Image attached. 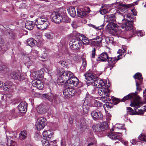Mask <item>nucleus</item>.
<instances>
[{
	"label": "nucleus",
	"instance_id": "obj_61",
	"mask_svg": "<svg viewBox=\"0 0 146 146\" xmlns=\"http://www.w3.org/2000/svg\"><path fill=\"white\" fill-rule=\"evenodd\" d=\"M46 51H44V54L41 55V57L42 58L46 59L47 56V53H46Z\"/></svg>",
	"mask_w": 146,
	"mask_h": 146
},
{
	"label": "nucleus",
	"instance_id": "obj_38",
	"mask_svg": "<svg viewBox=\"0 0 146 146\" xmlns=\"http://www.w3.org/2000/svg\"><path fill=\"white\" fill-rule=\"evenodd\" d=\"M117 53L120 54L117 56H119L120 59L121 57H124L126 54L125 50L123 48L119 49L118 50Z\"/></svg>",
	"mask_w": 146,
	"mask_h": 146
},
{
	"label": "nucleus",
	"instance_id": "obj_64",
	"mask_svg": "<svg viewBox=\"0 0 146 146\" xmlns=\"http://www.w3.org/2000/svg\"><path fill=\"white\" fill-rule=\"evenodd\" d=\"M143 97L146 102V89L143 92Z\"/></svg>",
	"mask_w": 146,
	"mask_h": 146
},
{
	"label": "nucleus",
	"instance_id": "obj_33",
	"mask_svg": "<svg viewBox=\"0 0 146 146\" xmlns=\"http://www.w3.org/2000/svg\"><path fill=\"white\" fill-rule=\"evenodd\" d=\"M77 13L78 16L80 17H84L86 15L85 11H83L81 8L77 9Z\"/></svg>",
	"mask_w": 146,
	"mask_h": 146
},
{
	"label": "nucleus",
	"instance_id": "obj_18",
	"mask_svg": "<svg viewBox=\"0 0 146 146\" xmlns=\"http://www.w3.org/2000/svg\"><path fill=\"white\" fill-rule=\"evenodd\" d=\"M106 82L101 79H96L93 82V85L100 88L106 85Z\"/></svg>",
	"mask_w": 146,
	"mask_h": 146
},
{
	"label": "nucleus",
	"instance_id": "obj_32",
	"mask_svg": "<svg viewBox=\"0 0 146 146\" xmlns=\"http://www.w3.org/2000/svg\"><path fill=\"white\" fill-rule=\"evenodd\" d=\"M34 25L33 22L31 21H27L25 23V27L26 29L31 30L34 28Z\"/></svg>",
	"mask_w": 146,
	"mask_h": 146
},
{
	"label": "nucleus",
	"instance_id": "obj_24",
	"mask_svg": "<svg viewBox=\"0 0 146 146\" xmlns=\"http://www.w3.org/2000/svg\"><path fill=\"white\" fill-rule=\"evenodd\" d=\"M109 58L108 55L106 52H103L98 56L97 60V61L105 62Z\"/></svg>",
	"mask_w": 146,
	"mask_h": 146
},
{
	"label": "nucleus",
	"instance_id": "obj_39",
	"mask_svg": "<svg viewBox=\"0 0 146 146\" xmlns=\"http://www.w3.org/2000/svg\"><path fill=\"white\" fill-rule=\"evenodd\" d=\"M64 73L60 74L61 76H60L57 80V83L59 85H62L64 84V80H63V74Z\"/></svg>",
	"mask_w": 146,
	"mask_h": 146
},
{
	"label": "nucleus",
	"instance_id": "obj_6",
	"mask_svg": "<svg viewBox=\"0 0 146 146\" xmlns=\"http://www.w3.org/2000/svg\"><path fill=\"white\" fill-rule=\"evenodd\" d=\"M64 11L62 8H60L57 14L53 13L51 16L52 21L55 23H59L62 20L64 16Z\"/></svg>",
	"mask_w": 146,
	"mask_h": 146
},
{
	"label": "nucleus",
	"instance_id": "obj_43",
	"mask_svg": "<svg viewBox=\"0 0 146 146\" xmlns=\"http://www.w3.org/2000/svg\"><path fill=\"white\" fill-rule=\"evenodd\" d=\"M123 128V126L122 124L119 123H117L112 128V131L115 130L116 131L117 129H122Z\"/></svg>",
	"mask_w": 146,
	"mask_h": 146
},
{
	"label": "nucleus",
	"instance_id": "obj_35",
	"mask_svg": "<svg viewBox=\"0 0 146 146\" xmlns=\"http://www.w3.org/2000/svg\"><path fill=\"white\" fill-rule=\"evenodd\" d=\"M27 42L29 46L32 47L36 45L37 42L33 38H30L27 40Z\"/></svg>",
	"mask_w": 146,
	"mask_h": 146
},
{
	"label": "nucleus",
	"instance_id": "obj_4",
	"mask_svg": "<svg viewBox=\"0 0 146 146\" xmlns=\"http://www.w3.org/2000/svg\"><path fill=\"white\" fill-rule=\"evenodd\" d=\"M65 73L64 80L66 82L64 84L65 85L70 84L76 86L78 84L79 80L76 77H74L73 74L69 71H66Z\"/></svg>",
	"mask_w": 146,
	"mask_h": 146
},
{
	"label": "nucleus",
	"instance_id": "obj_51",
	"mask_svg": "<svg viewBox=\"0 0 146 146\" xmlns=\"http://www.w3.org/2000/svg\"><path fill=\"white\" fill-rule=\"evenodd\" d=\"M100 100L102 101V102L106 103V102H107L108 101H110L111 99L109 98H107L106 97L104 96L100 98Z\"/></svg>",
	"mask_w": 146,
	"mask_h": 146
},
{
	"label": "nucleus",
	"instance_id": "obj_45",
	"mask_svg": "<svg viewBox=\"0 0 146 146\" xmlns=\"http://www.w3.org/2000/svg\"><path fill=\"white\" fill-rule=\"evenodd\" d=\"M82 43L86 45H88L89 42V40L88 38L84 36H82Z\"/></svg>",
	"mask_w": 146,
	"mask_h": 146
},
{
	"label": "nucleus",
	"instance_id": "obj_20",
	"mask_svg": "<svg viewBox=\"0 0 146 146\" xmlns=\"http://www.w3.org/2000/svg\"><path fill=\"white\" fill-rule=\"evenodd\" d=\"M102 37L98 36L92 40L91 44L95 46H99L102 44Z\"/></svg>",
	"mask_w": 146,
	"mask_h": 146
},
{
	"label": "nucleus",
	"instance_id": "obj_13",
	"mask_svg": "<svg viewBox=\"0 0 146 146\" xmlns=\"http://www.w3.org/2000/svg\"><path fill=\"white\" fill-rule=\"evenodd\" d=\"M10 76L13 79L20 80H23L25 78V76L19 72H13L10 74Z\"/></svg>",
	"mask_w": 146,
	"mask_h": 146
},
{
	"label": "nucleus",
	"instance_id": "obj_62",
	"mask_svg": "<svg viewBox=\"0 0 146 146\" xmlns=\"http://www.w3.org/2000/svg\"><path fill=\"white\" fill-rule=\"evenodd\" d=\"M40 136L38 133L36 134L35 136V139L36 140H38L40 138Z\"/></svg>",
	"mask_w": 146,
	"mask_h": 146
},
{
	"label": "nucleus",
	"instance_id": "obj_9",
	"mask_svg": "<svg viewBox=\"0 0 146 146\" xmlns=\"http://www.w3.org/2000/svg\"><path fill=\"white\" fill-rule=\"evenodd\" d=\"M69 45L71 49H78L82 45V41L78 39H73L70 42Z\"/></svg>",
	"mask_w": 146,
	"mask_h": 146
},
{
	"label": "nucleus",
	"instance_id": "obj_26",
	"mask_svg": "<svg viewBox=\"0 0 146 146\" xmlns=\"http://www.w3.org/2000/svg\"><path fill=\"white\" fill-rule=\"evenodd\" d=\"M126 8L125 5L123 4H120L118 7L117 12V13H119L121 14V15L122 16V14L124 15V13H125V12L124 13H123V12L126 10Z\"/></svg>",
	"mask_w": 146,
	"mask_h": 146
},
{
	"label": "nucleus",
	"instance_id": "obj_37",
	"mask_svg": "<svg viewBox=\"0 0 146 146\" xmlns=\"http://www.w3.org/2000/svg\"><path fill=\"white\" fill-rule=\"evenodd\" d=\"M99 124L101 126L102 131L107 129L108 127V123L107 122H104Z\"/></svg>",
	"mask_w": 146,
	"mask_h": 146
},
{
	"label": "nucleus",
	"instance_id": "obj_63",
	"mask_svg": "<svg viewBox=\"0 0 146 146\" xmlns=\"http://www.w3.org/2000/svg\"><path fill=\"white\" fill-rule=\"evenodd\" d=\"M82 65L84 68H85L86 66V62L84 59L82 60Z\"/></svg>",
	"mask_w": 146,
	"mask_h": 146
},
{
	"label": "nucleus",
	"instance_id": "obj_16",
	"mask_svg": "<svg viewBox=\"0 0 146 146\" xmlns=\"http://www.w3.org/2000/svg\"><path fill=\"white\" fill-rule=\"evenodd\" d=\"M133 77L135 80L137 89L138 90H139L138 86L142 84V81L143 78L141 74L140 73H137L133 76Z\"/></svg>",
	"mask_w": 146,
	"mask_h": 146
},
{
	"label": "nucleus",
	"instance_id": "obj_56",
	"mask_svg": "<svg viewBox=\"0 0 146 146\" xmlns=\"http://www.w3.org/2000/svg\"><path fill=\"white\" fill-rule=\"evenodd\" d=\"M146 110H139L138 111H136L135 112L136 113V114L137 115H143L144 112Z\"/></svg>",
	"mask_w": 146,
	"mask_h": 146
},
{
	"label": "nucleus",
	"instance_id": "obj_41",
	"mask_svg": "<svg viewBox=\"0 0 146 146\" xmlns=\"http://www.w3.org/2000/svg\"><path fill=\"white\" fill-rule=\"evenodd\" d=\"M42 96L43 98H45L51 102H52L53 100L54 99V97L52 95L49 96L47 94H43Z\"/></svg>",
	"mask_w": 146,
	"mask_h": 146
},
{
	"label": "nucleus",
	"instance_id": "obj_55",
	"mask_svg": "<svg viewBox=\"0 0 146 146\" xmlns=\"http://www.w3.org/2000/svg\"><path fill=\"white\" fill-rule=\"evenodd\" d=\"M106 119L108 121H109L111 119V115L110 113L108 112V111H106Z\"/></svg>",
	"mask_w": 146,
	"mask_h": 146
},
{
	"label": "nucleus",
	"instance_id": "obj_3",
	"mask_svg": "<svg viewBox=\"0 0 146 146\" xmlns=\"http://www.w3.org/2000/svg\"><path fill=\"white\" fill-rule=\"evenodd\" d=\"M123 19L122 20L121 28L126 29H130L132 28V24L133 21V16L131 14L122 15Z\"/></svg>",
	"mask_w": 146,
	"mask_h": 146
},
{
	"label": "nucleus",
	"instance_id": "obj_54",
	"mask_svg": "<svg viewBox=\"0 0 146 146\" xmlns=\"http://www.w3.org/2000/svg\"><path fill=\"white\" fill-rule=\"evenodd\" d=\"M81 8L83 9V11H85L86 15L88 13H89L90 11V8L88 7H83V8Z\"/></svg>",
	"mask_w": 146,
	"mask_h": 146
},
{
	"label": "nucleus",
	"instance_id": "obj_1",
	"mask_svg": "<svg viewBox=\"0 0 146 146\" xmlns=\"http://www.w3.org/2000/svg\"><path fill=\"white\" fill-rule=\"evenodd\" d=\"M130 98H132L133 100L131 101L130 106L133 108L135 110L142 106L139 97L134 94H129L124 97L123 99H121V101L124 102Z\"/></svg>",
	"mask_w": 146,
	"mask_h": 146
},
{
	"label": "nucleus",
	"instance_id": "obj_42",
	"mask_svg": "<svg viewBox=\"0 0 146 146\" xmlns=\"http://www.w3.org/2000/svg\"><path fill=\"white\" fill-rule=\"evenodd\" d=\"M27 136V133L25 131H21L19 134V138L21 140H23L25 139Z\"/></svg>",
	"mask_w": 146,
	"mask_h": 146
},
{
	"label": "nucleus",
	"instance_id": "obj_50",
	"mask_svg": "<svg viewBox=\"0 0 146 146\" xmlns=\"http://www.w3.org/2000/svg\"><path fill=\"white\" fill-rule=\"evenodd\" d=\"M127 113L131 115H133L135 114V111L130 107L127 108Z\"/></svg>",
	"mask_w": 146,
	"mask_h": 146
},
{
	"label": "nucleus",
	"instance_id": "obj_23",
	"mask_svg": "<svg viewBox=\"0 0 146 146\" xmlns=\"http://www.w3.org/2000/svg\"><path fill=\"white\" fill-rule=\"evenodd\" d=\"M53 134V132L51 130L44 131L42 134L43 138L47 140H50L52 137Z\"/></svg>",
	"mask_w": 146,
	"mask_h": 146
},
{
	"label": "nucleus",
	"instance_id": "obj_25",
	"mask_svg": "<svg viewBox=\"0 0 146 146\" xmlns=\"http://www.w3.org/2000/svg\"><path fill=\"white\" fill-rule=\"evenodd\" d=\"M127 30H130L131 32H132L133 34H137L138 36H140L141 37L143 36L144 35V33L143 31H137L136 29L134 28L132 26V28L130 29H126Z\"/></svg>",
	"mask_w": 146,
	"mask_h": 146
},
{
	"label": "nucleus",
	"instance_id": "obj_59",
	"mask_svg": "<svg viewBox=\"0 0 146 146\" xmlns=\"http://www.w3.org/2000/svg\"><path fill=\"white\" fill-rule=\"evenodd\" d=\"M91 97L90 96V95L88 93H87L86 94V96L85 98V101H89L90 100H91Z\"/></svg>",
	"mask_w": 146,
	"mask_h": 146
},
{
	"label": "nucleus",
	"instance_id": "obj_52",
	"mask_svg": "<svg viewBox=\"0 0 146 146\" xmlns=\"http://www.w3.org/2000/svg\"><path fill=\"white\" fill-rule=\"evenodd\" d=\"M8 146H17V144L16 142L15 141L10 140L8 141L7 143Z\"/></svg>",
	"mask_w": 146,
	"mask_h": 146
},
{
	"label": "nucleus",
	"instance_id": "obj_31",
	"mask_svg": "<svg viewBox=\"0 0 146 146\" xmlns=\"http://www.w3.org/2000/svg\"><path fill=\"white\" fill-rule=\"evenodd\" d=\"M117 133H121L117 132L116 133H113L111 132L108 133V136L111 139L115 140L120 137V136L117 135Z\"/></svg>",
	"mask_w": 146,
	"mask_h": 146
},
{
	"label": "nucleus",
	"instance_id": "obj_36",
	"mask_svg": "<svg viewBox=\"0 0 146 146\" xmlns=\"http://www.w3.org/2000/svg\"><path fill=\"white\" fill-rule=\"evenodd\" d=\"M45 36L48 39H53L55 37L54 33L52 32H48L44 34Z\"/></svg>",
	"mask_w": 146,
	"mask_h": 146
},
{
	"label": "nucleus",
	"instance_id": "obj_7",
	"mask_svg": "<svg viewBox=\"0 0 146 146\" xmlns=\"http://www.w3.org/2000/svg\"><path fill=\"white\" fill-rule=\"evenodd\" d=\"M79 57L77 55L71 53L68 50H66L64 52V58H65V60H66L65 63H66L67 62V64H64V65L67 67H68V64L70 63L71 60L72 59L74 61L77 60L79 58Z\"/></svg>",
	"mask_w": 146,
	"mask_h": 146
},
{
	"label": "nucleus",
	"instance_id": "obj_21",
	"mask_svg": "<svg viewBox=\"0 0 146 146\" xmlns=\"http://www.w3.org/2000/svg\"><path fill=\"white\" fill-rule=\"evenodd\" d=\"M15 87L12 84L9 82H5L3 86V90L5 91H9L10 92H12Z\"/></svg>",
	"mask_w": 146,
	"mask_h": 146
},
{
	"label": "nucleus",
	"instance_id": "obj_44",
	"mask_svg": "<svg viewBox=\"0 0 146 146\" xmlns=\"http://www.w3.org/2000/svg\"><path fill=\"white\" fill-rule=\"evenodd\" d=\"M49 140L43 138L42 140V143L43 146H50L51 145L49 143Z\"/></svg>",
	"mask_w": 146,
	"mask_h": 146
},
{
	"label": "nucleus",
	"instance_id": "obj_14",
	"mask_svg": "<svg viewBox=\"0 0 146 146\" xmlns=\"http://www.w3.org/2000/svg\"><path fill=\"white\" fill-rule=\"evenodd\" d=\"M91 115L94 120L100 119L103 117V115L101 112L98 110H95L92 111Z\"/></svg>",
	"mask_w": 146,
	"mask_h": 146
},
{
	"label": "nucleus",
	"instance_id": "obj_19",
	"mask_svg": "<svg viewBox=\"0 0 146 146\" xmlns=\"http://www.w3.org/2000/svg\"><path fill=\"white\" fill-rule=\"evenodd\" d=\"M27 104L25 102H21L18 106L19 111L21 113H25L27 110Z\"/></svg>",
	"mask_w": 146,
	"mask_h": 146
},
{
	"label": "nucleus",
	"instance_id": "obj_57",
	"mask_svg": "<svg viewBox=\"0 0 146 146\" xmlns=\"http://www.w3.org/2000/svg\"><path fill=\"white\" fill-rule=\"evenodd\" d=\"M72 25L73 28H76L79 25H78L77 21H76L74 20L72 22Z\"/></svg>",
	"mask_w": 146,
	"mask_h": 146
},
{
	"label": "nucleus",
	"instance_id": "obj_46",
	"mask_svg": "<svg viewBox=\"0 0 146 146\" xmlns=\"http://www.w3.org/2000/svg\"><path fill=\"white\" fill-rule=\"evenodd\" d=\"M101 126H100L99 124L94 125L93 126V129L96 131H102L101 128H100Z\"/></svg>",
	"mask_w": 146,
	"mask_h": 146
},
{
	"label": "nucleus",
	"instance_id": "obj_47",
	"mask_svg": "<svg viewBox=\"0 0 146 146\" xmlns=\"http://www.w3.org/2000/svg\"><path fill=\"white\" fill-rule=\"evenodd\" d=\"M82 108L84 112L86 113H88L89 110V105L88 104L84 105Z\"/></svg>",
	"mask_w": 146,
	"mask_h": 146
},
{
	"label": "nucleus",
	"instance_id": "obj_40",
	"mask_svg": "<svg viewBox=\"0 0 146 146\" xmlns=\"http://www.w3.org/2000/svg\"><path fill=\"white\" fill-rule=\"evenodd\" d=\"M92 103H93V106L95 107H101L103 105L102 103L97 100H93Z\"/></svg>",
	"mask_w": 146,
	"mask_h": 146
},
{
	"label": "nucleus",
	"instance_id": "obj_28",
	"mask_svg": "<svg viewBox=\"0 0 146 146\" xmlns=\"http://www.w3.org/2000/svg\"><path fill=\"white\" fill-rule=\"evenodd\" d=\"M67 10L68 14L71 16L74 17L76 15L75 9L73 7H69L67 8Z\"/></svg>",
	"mask_w": 146,
	"mask_h": 146
},
{
	"label": "nucleus",
	"instance_id": "obj_53",
	"mask_svg": "<svg viewBox=\"0 0 146 146\" xmlns=\"http://www.w3.org/2000/svg\"><path fill=\"white\" fill-rule=\"evenodd\" d=\"M109 11L107 8L105 7L104 9H100V12L101 14L104 15L108 13Z\"/></svg>",
	"mask_w": 146,
	"mask_h": 146
},
{
	"label": "nucleus",
	"instance_id": "obj_29",
	"mask_svg": "<svg viewBox=\"0 0 146 146\" xmlns=\"http://www.w3.org/2000/svg\"><path fill=\"white\" fill-rule=\"evenodd\" d=\"M38 52L35 50H32L30 53V56H29L28 58L31 60V58L35 59L38 56Z\"/></svg>",
	"mask_w": 146,
	"mask_h": 146
},
{
	"label": "nucleus",
	"instance_id": "obj_48",
	"mask_svg": "<svg viewBox=\"0 0 146 146\" xmlns=\"http://www.w3.org/2000/svg\"><path fill=\"white\" fill-rule=\"evenodd\" d=\"M138 138L141 141H144L146 142V135L141 134L139 136Z\"/></svg>",
	"mask_w": 146,
	"mask_h": 146
},
{
	"label": "nucleus",
	"instance_id": "obj_10",
	"mask_svg": "<svg viewBox=\"0 0 146 146\" xmlns=\"http://www.w3.org/2000/svg\"><path fill=\"white\" fill-rule=\"evenodd\" d=\"M86 79L88 81V83H91L93 85V82L96 79L97 76L96 74L88 72L84 74Z\"/></svg>",
	"mask_w": 146,
	"mask_h": 146
},
{
	"label": "nucleus",
	"instance_id": "obj_15",
	"mask_svg": "<svg viewBox=\"0 0 146 146\" xmlns=\"http://www.w3.org/2000/svg\"><path fill=\"white\" fill-rule=\"evenodd\" d=\"M98 92L100 96H106L109 97V90L106 87V85L98 89Z\"/></svg>",
	"mask_w": 146,
	"mask_h": 146
},
{
	"label": "nucleus",
	"instance_id": "obj_5",
	"mask_svg": "<svg viewBox=\"0 0 146 146\" xmlns=\"http://www.w3.org/2000/svg\"><path fill=\"white\" fill-rule=\"evenodd\" d=\"M106 29L111 34L119 35L120 31L118 29V25L115 23L110 22L106 25Z\"/></svg>",
	"mask_w": 146,
	"mask_h": 146
},
{
	"label": "nucleus",
	"instance_id": "obj_49",
	"mask_svg": "<svg viewBox=\"0 0 146 146\" xmlns=\"http://www.w3.org/2000/svg\"><path fill=\"white\" fill-rule=\"evenodd\" d=\"M112 107V104L111 103H110L108 102H106L103 106V107L104 108L105 110L106 111V108H111Z\"/></svg>",
	"mask_w": 146,
	"mask_h": 146
},
{
	"label": "nucleus",
	"instance_id": "obj_22",
	"mask_svg": "<svg viewBox=\"0 0 146 146\" xmlns=\"http://www.w3.org/2000/svg\"><path fill=\"white\" fill-rule=\"evenodd\" d=\"M78 129L81 131H84L85 129L87 127V125L86 124V121L84 119H82L80 120V121L78 123Z\"/></svg>",
	"mask_w": 146,
	"mask_h": 146
},
{
	"label": "nucleus",
	"instance_id": "obj_2",
	"mask_svg": "<svg viewBox=\"0 0 146 146\" xmlns=\"http://www.w3.org/2000/svg\"><path fill=\"white\" fill-rule=\"evenodd\" d=\"M35 21L37 28L42 30L46 29L50 25L48 17L44 15L39 16Z\"/></svg>",
	"mask_w": 146,
	"mask_h": 146
},
{
	"label": "nucleus",
	"instance_id": "obj_11",
	"mask_svg": "<svg viewBox=\"0 0 146 146\" xmlns=\"http://www.w3.org/2000/svg\"><path fill=\"white\" fill-rule=\"evenodd\" d=\"M75 90L66 86H64V96L67 98H71L75 93Z\"/></svg>",
	"mask_w": 146,
	"mask_h": 146
},
{
	"label": "nucleus",
	"instance_id": "obj_60",
	"mask_svg": "<svg viewBox=\"0 0 146 146\" xmlns=\"http://www.w3.org/2000/svg\"><path fill=\"white\" fill-rule=\"evenodd\" d=\"M70 19L67 16H64V23L70 24Z\"/></svg>",
	"mask_w": 146,
	"mask_h": 146
},
{
	"label": "nucleus",
	"instance_id": "obj_12",
	"mask_svg": "<svg viewBox=\"0 0 146 146\" xmlns=\"http://www.w3.org/2000/svg\"><path fill=\"white\" fill-rule=\"evenodd\" d=\"M120 59L119 56H117V57L114 58L109 57L107 61L108 62V65L107 68H109L111 70L114 67L115 64L116 62Z\"/></svg>",
	"mask_w": 146,
	"mask_h": 146
},
{
	"label": "nucleus",
	"instance_id": "obj_58",
	"mask_svg": "<svg viewBox=\"0 0 146 146\" xmlns=\"http://www.w3.org/2000/svg\"><path fill=\"white\" fill-rule=\"evenodd\" d=\"M90 26L93 28H95L96 29H98L99 30H101L102 28V26L97 27L92 24H90Z\"/></svg>",
	"mask_w": 146,
	"mask_h": 146
},
{
	"label": "nucleus",
	"instance_id": "obj_8",
	"mask_svg": "<svg viewBox=\"0 0 146 146\" xmlns=\"http://www.w3.org/2000/svg\"><path fill=\"white\" fill-rule=\"evenodd\" d=\"M46 123V120L45 118H39L37 119L35 124L36 127L38 130H40L44 128Z\"/></svg>",
	"mask_w": 146,
	"mask_h": 146
},
{
	"label": "nucleus",
	"instance_id": "obj_34",
	"mask_svg": "<svg viewBox=\"0 0 146 146\" xmlns=\"http://www.w3.org/2000/svg\"><path fill=\"white\" fill-rule=\"evenodd\" d=\"M107 21L110 22H115L116 18L115 15L114 14H111L107 16L106 17Z\"/></svg>",
	"mask_w": 146,
	"mask_h": 146
},
{
	"label": "nucleus",
	"instance_id": "obj_27",
	"mask_svg": "<svg viewBox=\"0 0 146 146\" xmlns=\"http://www.w3.org/2000/svg\"><path fill=\"white\" fill-rule=\"evenodd\" d=\"M35 79H37L38 78H41L43 77V75L40 71H36L33 72L31 75Z\"/></svg>",
	"mask_w": 146,
	"mask_h": 146
},
{
	"label": "nucleus",
	"instance_id": "obj_17",
	"mask_svg": "<svg viewBox=\"0 0 146 146\" xmlns=\"http://www.w3.org/2000/svg\"><path fill=\"white\" fill-rule=\"evenodd\" d=\"M32 85L39 90L42 89L44 87V85L42 82L39 79H35L33 80L32 82Z\"/></svg>",
	"mask_w": 146,
	"mask_h": 146
},
{
	"label": "nucleus",
	"instance_id": "obj_30",
	"mask_svg": "<svg viewBox=\"0 0 146 146\" xmlns=\"http://www.w3.org/2000/svg\"><path fill=\"white\" fill-rule=\"evenodd\" d=\"M36 110L40 114H43L46 111L44 106L43 105H39L37 108Z\"/></svg>",
	"mask_w": 146,
	"mask_h": 146
}]
</instances>
